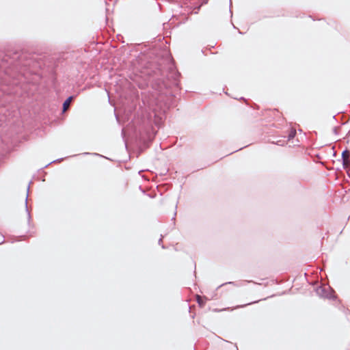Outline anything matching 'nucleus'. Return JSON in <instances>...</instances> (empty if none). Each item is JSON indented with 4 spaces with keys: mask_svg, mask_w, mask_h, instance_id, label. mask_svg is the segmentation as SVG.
Listing matches in <instances>:
<instances>
[{
    "mask_svg": "<svg viewBox=\"0 0 350 350\" xmlns=\"http://www.w3.org/2000/svg\"><path fill=\"white\" fill-rule=\"evenodd\" d=\"M316 293L321 297L333 299L334 291L328 286H321L316 288Z\"/></svg>",
    "mask_w": 350,
    "mask_h": 350,
    "instance_id": "1",
    "label": "nucleus"
},
{
    "mask_svg": "<svg viewBox=\"0 0 350 350\" xmlns=\"http://www.w3.org/2000/svg\"><path fill=\"white\" fill-rule=\"evenodd\" d=\"M27 200H28V194L27 195L26 200H25V207H26V211L27 213L28 218L29 219L30 218V213L27 208Z\"/></svg>",
    "mask_w": 350,
    "mask_h": 350,
    "instance_id": "5",
    "label": "nucleus"
},
{
    "mask_svg": "<svg viewBox=\"0 0 350 350\" xmlns=\"http://www.w3.org/2000/svg\"><path fill=\"white\" fill-rule=\"evenodd\" d=\"M349 157V152L347 150H345L342 153V160L345 161V159H348Z\"/></svg>",
    "mask_w": 350,
    "mask_h": 350,
    "instance_id": "3",
    "label": "nucleus"
},
{
    "mask_svg": "<svg viewBox=\"0 0 350 350\" xmlns=\"http://www.w3.org/2000/svg\"><path fill=\"white\" fill-rule=\"evenodd\" d=\"M162 241V238H161L159 240V243L160 244Z\"/></svg>",
    "mask_w": 350,
    "mask_h": 350,
    "instance_id": "9",
    "label": "nucleus"
},
{
    "mask_svg": "<svg viewBox=\"0 0 350 350\" xmlns=\"http://www.w3.org/2000/svg\"><path fill=\"white\" fill-rule=\"evenodd\" d=\"M342 165H343V167L345 169H346L348 167V165H349V159H345V161H342Z\"/></svg>",
    "mask_w": 350,
    "mask_h": 350,
    "instance_id": "6",
    "label": "nucleus"
},
{
    "mask_svg": "<svg viewBox=\"0 0 350 350\" xmlns=\"http://www.w3.org/2000/svg\"><path fill=\"white\" fill-rule=\"evenodd\" d=\"M197 301H198V303L200 304V305H202L203 304V302L201 300V297L200 296L198 295L197 296Z\"/></svg>",
    "mask_w": 350,
    "mask_h": 350,
    "instance_id": "7",
    "label": "nucleus"
},
{
    "mask_svg": "<svg viewBox=\"0 0 350 350\" xmlns=\"http://www.w3.org/2000/svg\"><path fill=\"white\" fill-rule=\"evenodd\" d=\"M72 99V96L68 97L63 104V111H65L69 107L71 100Z\"/></svg>",
    "mask_w": 350,
    "mask_h": 350,
    "instance_id": "2",
    "label": "nucleus"
},
{
    "mask_svg": "<svg viewBox=\"0 0 350 350\" xmlns=\"http://www.w3.org/2000/svg\"><path fill=\"white\" fill-rule=\"evenodd\" d=\"M29 186H28V187H27V192H29Z\"/></svg>",
    "mask_w": 350,
    "mask_h": 350,
    "instance_id": "10",
    "label": "nucleus"
},
{
    "mask_svg": "<svg viewBox=\"0 0 350 350\" xmlns=\"http://www.w3.org/2000/svg\"><path fill=\"white\" fill-rule=\"evenodd\" d=\"M228 284H232L235 285V284H234V282H228ZM236 286H239V284H236Z\"/></svg>",
    "mask_w": 350,
    "mask_h": 350,
    "instance_id": "8",
    "label": "nucleus"
},
{
    "mask_svg": "<svg viewBox=\"0 0 350 350\" xmlns=\"http://www.w3.org/2000/svg\"><path fill=\"white\" fill-rule=\"evenodd\" d=\"M295 134H296V131L295 130H292L290 132V133L288 134V139L291 140V139L294 138V137L295 136Z\"/></svg>",
    "mask_w": 350,
    "mask_h": 350,
    "instance_id": "4",
    "label": "nucleus"
}]
</instances>
